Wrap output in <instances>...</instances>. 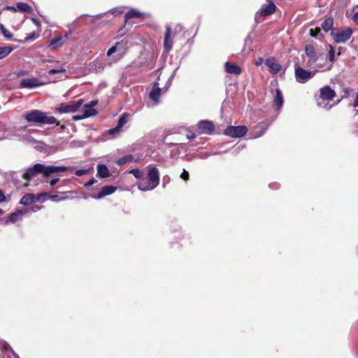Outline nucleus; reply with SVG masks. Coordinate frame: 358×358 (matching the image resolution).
Here are the masks:
<instances>
[{
	"mask_svg": "<svg viewBox=\"0 0 358 358\" xmlns=\"http://www.w3.org/2000/svg\"><path fill=\"white\" fill-rule=\"evenodd\" d=\"M13 48L10 46L0 47V59L8 56Z\"/></svg>",
	"mask_w": 358,
	"mask_h": 358,
	"instance_id": "7c9ffc66",
	"label": "nucleus"
},
{
	"mask_svg": "<svg viewBox=\"0 0 358 358\" xmlns=\"http://www.w3.org/2000/svg\"><path fill=\"white\" fill-rule=\"evenodd\" d=\"M96 113V110L94 108H92V106L85 104L83 108V114L74 115L73 119L74 120H80L89 117L94 116Z\"/></svg>",
	"mask_w": 358,
	"mask_h": 358,
	"instance_id": "2eb2a0df",
	"label": "nucleus"
},
{
	"mask_svg": "<svg viewBox=\"0 0 358 358\" xmlns=\"http://www.w3.org/2000/svg\"><path fill=\"white\" fill-rule=\"evenodd\" d=\"M128 39L123 38L121 41L117 42L113 45V61L119 60L125 54L127 49Z\"/></svg>",
	"mask_w": 358,
	"mask_h": 358,
	"instance_id": "6e6552de",
	"label": "nucleus"
},
{
	"mask_svg": "<svg viewBox=\"0 0 358 358\" xmlns=\"http://www.w3.org/2000/svg\"><path fill=\"white\" fill-rule=\"evenodd\" d=\"M65 71H66V69L64 67H61V68H59V69H50L48 71V73L52 75V74H55V73H64Z\"/></svg>",
	"mask_w": 358,
	"mask_h": 358,
	"instance_id": "58836bf2",
	"label": "nucleus"
},
{
	"mask_svg": "<svg viewBox=\"0 0 358 358\" xmlns=\"http://www.w3.org/2000/svg\"><path fill=\"white\" fill-rule=\"evenodd\" d=\"M41 164H36L34 166L29 168L23 174L22 177L25 180H30L41 172Z\"/></svg>",
	"mask_w": 358,
	"mask_h": 358,
	"instance_id": "a211bd4d",
	"label": "nucleus"
},
{
	"mask_svg": "<svg viewBox=\"0 0 358 358\" xmlns=\"http://www.w3.org/2000/svg\"><path fill=\"white\" fill-rule=\"evenodd\" d=\"M168 145L169 146H172V145H176V143H168Z\"/></svg>",
	"mask_w": 358,
	"mask_h": 358,
	"instance_id": "774afa93",
	"label": "nucleus"
},
{
	"mask_svg": "<svg viewBox=\"0 0 358 358\" xmlns=\"http://www.w3.org/2000/svg\"><path fill=\"white\" fill-rule=\"evenodd\" d=\"M35 38H36V36H35V33L34 32L29 33L26 36V39L27 40H33Z\"/></svg>",
	"mask_w": 358,
	"mask_h": 358,
	"instance_id": "a18cd8bd",
	"label": "nucleus"
},
{
	"mask_svg": "<svg viewBox=\"0 0 358 358\" xmlns=\"http://www.w3.org/2000/svg\"><path fill=\"white\" fill-rule=\"evenodd\" d=\"M262 62H263V59L259 58V59L256 62V65H257V66L261 65L262 64Z\"/></svg>",
	"mask_w": 358,
	"mask_h": 358,
	"instance_id": "13d9d810",
	"label": "nucleus"
},
{
	"mask_svg": "<svg viewBox=\"0 0 358 358\" xmlns=\"http://www.w3.org/2000/svg\"><path fill=\"white\" fill-rule=\"evenodd\" d=\"M24 213L25 212H23L22 210H17L11 213L5 221L4 224H8L9 223H14L17 222L19 220V217Z\"/></svg>",
	"mask_w": 358,
	"mask_h": 358,
	"instance_id": "393cba45",
	"label": "nucleus"
},
{
	"mask_svg": "<svg viewBox=\"0 0 358 358\" xmlns=\"http://www.w3.org/2000/svg\"><path fill=\"white\" fill-rule=\"evenodd\" d=\"M197 126L199 133L203 134H212L215 130L214 124L208 120H201Z\"/></svg>",
	"mask_w": 358,
	"mask_h": 358,
	"instance_id": "f8f14e48",
	"label": "nucleus"
},
{
	"mask_svg": "<svg viewBox=\"0 0 358 358\" xmlns=\"http://www.w3.org/2000/svg\"><path fill=\"white\" fill-rule=\"evenodd\" d=\"M41 209V207L38 206H34L32 208V210L34 212H36L37 210H40Z\"/></svg>",
	"mask_w": 358,
	"mask_h": 358,
	"instance_id": "bf43d9fd",
	"label": "nucleus"
},
{
	"mask_svg": "<svg viewBox=\"0 0 358 358\" xmlns=\"http://www.w3.org/2000/svg\"><path fill=\"white\" fill-rule=\"evenodd\" d=\"M134 160V157L133 155H125L122 157H121L120 159H119L118 160L116 161V163L119 165V166H122L127 162H133Z\"/></svg>",
	"mask_w": 358,
	"mask_h": 358,
	"instance_id": "c756f323",
	"label": "nucleus"
},
{
	"mask_svg": "<svg viewBox=\"0 0 358 358\" xmlns=\"http://www.w3.org/2000/svg\"><path fill=\"white\" fill-rule=\"evenodd\" d=\"M173 38L171 28L170 26H166V32L164 41V48L166 52H169L173 47Z\"/></svg>",
	"mask_w": 358,
	"mask_h": 358,
	"instance_id": "f3484780",
	"label": "nucleus"
},
{
	"mask_svg": "<svg viewBox=\"0 0 358 358\" xmlns=\"http://www.w3.org/2000/svg\"><path fill=\"white\" fill-rule=\"evenodd\" d=\"M173 75L171 76L170 78L168 79L166 85L163 87L164 90V92H166L169 90V88L170 87L171 84L173 80Z\"/></svg>",
	"mask_w": 358,
	"mask_h": 358,
	"instance_id": "ea45409f",
	"label": "nucleus"
},
{
	"mask_svg": "<svg viewBox=\"0 0 358 358\" xmlns=\"http://www.w3.org/2000/svg\"><path fill=\"white\" fill-rule=\"evenodd\" d=\"M265 64L269 68L270 72L273 74L278 73L281 69V65L273 57L268 58L265 61Z\"/></svg>",
	"mask_w": 358,
	"mask_h": 358,
	"instance_id": "412c9836",
	"label": "nucleus"
},
{
	"mask_svg": "<svg viewBox=\"0 0 358 358\" xmlns=\"http://www.w3.org/2000/svg\"><path fill=\"white\" fill-rule=\"evenodd\" d=\"M89 106H92V108L97 104V101H92L89 103H87Z\"/></svg>",
	"mask_w": 358,
	"mask_h": 358,
	"instance_id": "5fc2aeb1",
	"label": "nucleus"
},
{
	"mask_svg": "<svg viewBox=\"0 0 358 358\" xmlns=\"http://www.w3.org/2000/svg\"><path fill=\"white\" fill-rule=\"evenodd\" d=\"M60 129H61V130H62V131H64V129H65V126L62 125V126L60 127Z\"/></svg>",
	"mask_w": 358,
	"mask_h": 358,
	"instance_id": "0e129e2a",
	"label": "nucleus"
},
{
	"mask_svg": "<svg viewBox=\"0 0 358 358\" xmlns=\"http://www.w3.org/2000/svg\"><path fill=\"white\" fill-rule=\"evenodd\" d=\"M6 201V197L4 195L3 191L0 189V203L5 202Z\"/></svg>",
	"mask_w": 358,
	"mask_h": 358,
	"instance_id": "c03bdc74",
	"label": "nucleus"
},
{
	"mask_svg": "<svg viewBox=\"0 0 358 358\" xmlns=\"http://www.w3.org/2000/svg\"><path fill=\"white\" fill-rule=\"evenodd\" d=\"M331 34L335 42L344 43L350 38L352 34V30L350 27H345L341 29H333Z\"/></svg>",
	"mask_w": 358,
	"mask_h": 358,
	"instance_id": "39448f33",
	"label": "nucleus"
},
{
	"mask_svg": "<svg viewBox=\"0 0 358 358\" xmlns=\"http://www.w3.org/2000/svg\"><path fill=\"white\" fill-rule=\"evenodd\" d=\"M320 33V29H316L315 30L310 29V34L312 37L316 38L317 35Z\"/></svg>",
	"mask_w": 358,
	"mask_h": 358,
	"instance_id": "79ce46f5",
	"label": "nucleus"
},
{
	"mask_svg": "<svg viewBox=\"0 0 358 358\" xmlns=\"http://www.w3.org/2000/svg\"><path fill=\"white\" fill-rule=\"evenodd\" d=\"M92 69H94L96 71L99 72L103 69V67L101 62L95 61L92 66Z\"/></svg>",
	"mask_w": 358,
	"mask_h": 358,
	"instance_id": "e433bc0d",
	"label": "nucleus"
},
{
	"mask_svg": "<svg viewBox=\"0 0 358 358\" xmlns=\"http://www.w3.org/2000/svg\"><path fill=\"white\" fill-rule=\"evenodd\" d=\"M12 352H13L15 358H20L19 356L16 353L14 352V351L12 350Z\"/></svg>",
	"mask_w": 358,
	"mask_h": 358,
	"instance_id": "680f3d73",
	"label": "nucleus"
},
{
	"mask_svg": "<svg viewBox=\"0 0 358 358\" xmlns=\"http://www.w3.org/2000/svg\"><path fill=\"white\" fill-rule=\"evenodd\" d=\"M6 9L14 12L16 11V8L14 6H7Z\"/></svg>",
	"mask_w": 358,
	"mask_h": 358,
	"instance_id": "6e6d98bb",
	"label": "nucleus"
},
{
	"mask_svg": "<svg viewBox=\"0 0 358 358\" xmlns=\"http://www.w3.org/2000/svg\"><path fill=\"white\" fill-rule=\"evenodd\" d=\"M248 131L245 126H229L224 131V134L232 138H241L244 136Z\"/></svg>",
	"mask_w": 358,
	"mask_h": 358,
	"instance_id": "0eeeda50",
	"label": "nucleus"
},
{
	"mask_svg": "<svg viewBox=\"0 0 358 358\" xmlns=\"http://www.w3.org/2000/svg\"><path fill=\"white\" fill-rule=\"evenodd\" d=\"M144 17V13L140 12L138 10L135 8H131L124 15V26L121 27L117 33V36H124L128 31L129 28H126L127 25L131 26L134 23L133 19H140Z\"/></svg>",
	"mask_w": 358,
	"mask_h": 358,
	"instance_id": "20e7f679",
	"label": "nucleus"
},
{
	"mask_svg": "<svg viewBox=\"0 0 358 358\" xmlns=\"http://www.w3.org/2000/svg\"><path fill=\"white\" fill-rule=\"evenodd\" d=\"M129 173H132L135 178L140 179V180L142 179L141 178L143 175V172L137 169H131V171H129Z\"/></svg>",
	"mask_w": 358,
	"mask_h": 358,
	"instance_id": "f704fd0d",
	"label": "nucleus"
},
{
	"mask_svg": "<svg viewBox=\"0 0 358 358\" xmlns=\"http://www.w3.org/2000/svg\"><path fill=\"white\" fill-rule=\"evenodd\" d=\"M276 6L273 1H269L267 4L262 6L259 11L257 12L256 16L258 15L266 17L275 13Z\"/></svg>",
	"mask_w": 358,
	"mask_h": 358,
	"instance_id": "4468645a",
	"label": "nucleus"
},
{
	"mask_svg": "<svg viewBox=\"0 0 358 358\" xmlns=\"http://www.w3.org/2000/svg\"><path fill=\"white\" fill-rule=\"evenodd\" d=\"M45 85V83L39 80L38 78L32 77V78H27L22 79L20 82L19 87L20 88H25V89H33L38 87H41Z\"/></svg>",
	"mask_w": 358,
	"mask_h": 358,
	"instance_id": "9d476101",
	"label": "nucleus"
},
{
	"mask_svg": "<svg viewBox=\"0 0 358 358\" xmlns=\"http://www.w3.org/2000/svg\"><path fill=\"white\" fill-rule=\"evenodd\" d=\"M350 91H352V90H350V89H346L345 92H346V93H349Z\"/></svg>",
	"mask_w": 358,
	"mask_h": 358,
	"instance_id": "338daca9",
	"label": "nucleus"
},
{
	"mask_svg": "<svg viewBox=\"0 0 358 358\" xmlns=\"http://www.w3.org/2000/svg\"><path fill=\"white\" fill-rule=\"evenodd\" d=\"M48 194H41L38 195L36 198H35L34 195L33 194H24L22 198L20 201V203L23 206H28L31 203H34L36 200L38 201H43L42 196H47Z\"/></svg>",
	"mask_w": 358,
	"mask_h": 358,
	"instance_id": "dca6fc26",
	"label": "nucleus"
},
{
	"mask_svg": "<svg viewBox=\"0 0 358 358\" xmlns=\"http://www.w3.org/2000/svg\"><path fill=\"white\" fill-rule=\"evenodd\" d=\"M88 173V171L87 169H78L76 171V175L77 176H82Z\"/></svg>",
	"mask_w": 358,
	"mask_h": 358,
	"instance_id": "a19ab883",
	"label": "nucleus"
},
{
	"mask_svg": "<svg viewBox=\"0 0 358 358\" xmlns=\"http://www.w3.org/2000/svg\"><path fill=\"white\" fill-rule=\"evenodd\" d=\"M62 37H58L57 38L52 39L50 41V45L51 46H53L55 48H57L62 46Z\"/></svg>",
	"mask_w": 358,
	"mask_h": 358,
	"instance_id": "2f4dec72",
	"label": "nucleus"
},
{
	"mask_svg": "<svg viewBox=\"0 0 358 358\" xmlns=\"http://www.w3.org/2000/svg\"><path fill=\"white\" fill-rule=\"evenodd\" d=\"M306 55L311 59L315 60V53L312 48L306 47L305 49Z\"/></svg>",
	"mask_w": 358,
	"mask_h": 358,
	"instance_id": "c9c22d12",
	"label": "nucleus"
},
{
	"mask_svg": "<svg viewBox=\"0 0 358 358\" xmlns=\"http://www.w3.org/2000/svg\"><path fill=\"white\" fill-rule=\"evenodd\" d=\"M112 55V48H110L107 51V55L110 56Z\"/></svg>",
	"mask_w": 358,
	"mask_h": 358,
	"instance_id": "052dcab7",
	"label": "nucleus"
},
{
	"mask_svg": "<svg viewBox=\"0 0 358 358\" xmlns=\"http://www.w3.org/2000/svg\"><path fill=\"white\" fill-rule=\"evenodd\" d=\"M110 175L108 169L103 164H99L97 166V176L100 178H105Z\"/></svg>",
	"mask_w": 358,
	"mask_h": 358,
	"instance_id": "a878e982",
	"label": "nucleus"
},
{
	"mask_svg": "<svg viewBox=\"0 0 358 358\" xmlns=\"http://www.w3.org/2000/svg\"><path fill=\"white\" fill-rule=\"evenodd\" d=\"M329 100H327L325 99H322L320 96L317 98V104L319 107L326 109H330L332 107V105L329 104Z\"/></svg>",
	"mask_w": 358,
	"mask_h": 358,
	"instance_id": "bb28decb",
	"label": "nucleus"
},
{
	"mask_svg": "<svg viewBox=\"0 0 358 358\" xmlns=\"http://www.w3.org/2000/svg\"><path fill=\"white\" fill-rule=\"evenodd\" d=\"M159 182V173L154 166L148 167L146 178H142L138 183V188L143 192L154 189Z\"/></svg>",
	"mask_w": 358,
	"mask_h": 358,
	"instance_id": "f03ea898",
	"label": "nucleus"
},
{
	"mask_svg": "<svg viewBox=\"0 0 358 358\" xmlns=\"http://www.w3.org/2000/svg\"><path fill=\"white\" fill-rule=\"evenodd\" d=\"M266 128L267 127L264 122L258 124V125L256 127V129L252 132L251 138H256L263 136Z\"/></svg>",
	"mask_w": 358,
	"mask_h": 358,
	"instance_id": "b1692460",
	"label": "nucleus"
},
{
	"mask_svg": "<svg viewBox=\"0 0 358 358\" xmlns=\"http://www.w3.org/2000/svg\"><path fill=\"white\" fill-rule=\"evenodd\" d=\"M353 20L358 24V11L355 12L353 15Z\"/></svg>",
	"mask_w": 358,
	"mask_h": 358,
	"instance_id": "8fccbe9b",
	"label": "nucleus"
},
{
	"mask_svg": "<svg viewBox=\"0 0 358 358\" xmlns=\"http://www.w3.org/2000/svg\"><path fill=\"white\" fill-rule=\"evenodd\" d=\"M27 74V72L26 71H20L19 72H17V77H20V76H24Z\"/></svg>",
	"mask_w": 358,
	"mask_h": 358,
	"instance_id": "864d4df0",
	"label": "nucleus"
},
{
	"mask_svg": "<svg viewBox=\"0 0 358 358\" xmlns=\"http://www.w3.org/2000/svg\"><path fill=\"white\" fill-rule=\"evenodd\" d=\"M59 178H53L52 180H50L49 183L50 185V186H54L59 180Z\"/></svg>",
	"mask_w": 358,
	"mask_h": 358,
	"instance_id": "09e8293b",
	"label": "nucleus"
},
{
	"mask_svg": "<svg viewBox=\"0 0 358 358\" xmlns=\"http://www.w3.org/2000/svg\"><path fill=\"white\" fill-rule=\"evenodd\" d=\"M162 92H165L164 88H160L159 83L155 82L149 93V97L156 105H157L160 103L159 96Z\"/></svg>",
	"mask_w": 358,
	"mask_h": 358,
	"instance_id": "9b49d317",
	"label": "nucleus"
},
{
	"mask_svg": "<svg viewBox=\"0 0 358 358\" xmlns=\"http://www.w3.org/2000/svg\"><path fill=\"white\" fill-rule=\"evenodd\" d=\"M85 145L83 141H72L69 143V147L74 148H82Z\"/></svg>",
	"mask_w": 358,
	"mask_h": 358,
	"instance_id": "72a5a7b5",
	"label": "nucleus"
},
{
	"mask_svg": "<svg viewBox=\"0 0 358 358\" xmlns=\"http://www.w3.org/2000/svg\"><path fill=\"white\" fill-rule=\"evenodd\" d=\"M316 71L306 70L302 67H295L294 74L296 82L304 84L310 80L316 73Z\"/></svg>",
	"mask_w": 358,
	"mask_h": 358,
	"instance_id": "423d86ee",
	"label": "nucleus"
},
{
	"mask_svg": "<svg viewBox=\"0 0 358 358\" xmlns=\"http://www.w3.org/2000/svg\"><path fill=\"white\" fill-rule=\"evenodd\" d=\"M32 21L37 26V27H40L41 25V23L40 22L38 21V20L36 19V18H32Z\"/></svg>",
	"mask_w": 358,
	"mask_h": 358,
	"instance_id": "603ef678",
	"label": "nucleus"
},
{
	"mask_svg": "<svg viewBox=\"0 0 358 358\" xmlns=\"http://www.w3.org/2000/svg\"><path fill=\"white\" fill-rule=\"evenodd\" d=\"M224 69L227 73L229 74L239 75L241 73V69L236 64L226 62Z\"/></svg>",
	"mask_w": 358,
	"mask_h": 358,
	"instance_id": "4be33fe9",
	"label": "nucleus"
},
{
	"mask_svg": "<svg viewBox=\"0 0 358 358\" xmlns=\"http://www.w3.org/2000/svg\"><path fill=\"white\" fill-rule=\"evenodd\" d=\"M180 178L185 180H188L189 179V173L184 169L183 172L180 175Z\"/></svg>",
	"mask_w": 358,
	"mask_h": 358,
	"instance_id": "37998d69",
	"label": "nucleus"
},
{
	"mask_svg": "<svg viewBox=\"0 0 358 358\" xmlns=\"http://www.w3.org/2000/svg\"><path fill=\"white\" fill-rule=\"evenodd\" d=\"M67 170V167L66 166H45L41 164V172L44 176H48L51 174L63 172Z\"/></svg>",
	"mask_w": 358,
	"mask_h": 358,
	"instance_id": "ddd939ff",
	"label": "nucleus"
},
{
	"mask_svg": "<svg viewBox=\"0 0 358 358\" xmlns=\"http://www.w3.org/2000/svg\"><path fill=\"white\" fill-rule=\"evenodd\" d=\"M284 102L283 96L281 91L279 89H276L275 95L274 96L273 103L276 106V109L279 110L282 106Z\"/></svg>",
	"mask_w": 358,
	"mask_h": 358,
	"instance_id": "5701e85b",
	"label": "nucleus"
},
{
	"mask_svg": "<svg viewBox=\"0 0 358 358\" xmlns=\"http://www.w3.org/2000/svg\"><path fill=\"white\" fill-rule=\"evenodd\" d=\"M17 8L22 12L30 13L32 12V8L27 3L24 2H18Z\"/></svg>",
	"mask_w": 358,
	"mask_h": 358,
	"instance_id": "cd10ccee",
	"label": "nucleus"
},
{
	"mask_svg": "<svg viewBox=\"0 0 358 358\" xmlns=\"http://www.w3.org/2000/svg\"><path fill=\"white\" fill-rule=\"evenodd\" d=\"M0 29L5 38L8 39L12 38L13 34L10 31H8L3 24H0Z\"/></svg>",
	"mask_w": 358,
	"mask_h": 358,
	"instance_id": "473e14b6",
	"label": "nucleus"
},
{
	"mask_svg": "<svg viewBox=\"0 0 358 358\" xmlns=\"http://www.w3.org/2000/svg\"><path fill=\"white\" fill-rule=\"evenodd\" d=\"M49 199L54 201H59V199L58 198V195H50L49 196Z\"/></svg>",
	"mask_w": 358,
	"mask_h": 358,
	"instance_id": "de8ad7c7",
	"label": "nucleus"
},
{
	"mask_svg": "<svg viewBox=\"0 0 358 358\" xmlns=\"http://www.w3.org/2000/svg\"><path fill=\"white\" fill-rule=\"evenodd\" d=\"M334 24L333 19L332 18H327L321 24L322 28L323 30L326 32L329 31L330 29H331Z\"/></svg>",
	"mask_w": 358,
	"mask_h": 358,
	"instance_id": "c85d7f7f",
	"label": "nucleus"
},
{
	"mask_svg": "<svg viewBox=\"0 0 358 358\" xmlns=\"http://www.w3.org/2000/svg\"><path fill=\"white\" fill-rule=\"evenodd\" d=\"M208 156H210V154H209V153H208V152H206V153H205V155H204V157H208Z\"/></svg>",
	"mask_w": 358,
	"mask_h": 358,
	"instance_id": "69168bd1",
	"label": "nucleus"
},
{
	"mask_svg": "<svg viewBox=\"0 0 358 358\" xmlns=\"http://www.w3.org/2000/svg\"><path fill=\"white\" fill-rule=\"evenodd\" d=\"M24 118L29 122L36 124H54L59 125L57 119L50 115V113L39 110H31L24 115Z\"/></svg>",
	"mask_w": 358,
	"mask_h": 358,
	"instance_id": "f257e3e1",
	"label": "nucleus"
},
{
	"mask_svg": "<svg viewBox=\"0 0 358 358\" xmlns=\"http://www.w3.org/2000/svg\"><path fill=\"white\" fill-rule=\"evenodd\" d=\"M129 120V114L124 113L120 117L117 124L115 127H113V137L117 134H119L122 127L127 123Z\"/></svg>",
	"mask_w": 358,
	"mask_h": 358,
	"instance_id": "6ab92c4d",
	"label": "nucleus"
},
{
	"mask_svg": "<svg viewBox=\"0 0 358 358\" xmlns=\"http://www.w3.org/2000/svg\"><path fill=\"white\" fill-rule=\"evenodd\" d=\"M357 106H358V92H357V95L356 97V100L355 101V102L353 103V107H357Z\"/></svg>",
	"mask_w": 358,
	"mask_h": 358,
	"instance_id": "4d7b16f0",
	"label": "nucleus"
},
{
	"mask_svg": "<svg viewBox=\"0 0 358 358\" xmlns=\"http://www.w3.org/2000/svg\"><path fill=\"white\" fill-rule=\"evenodd\" d=\"M187 137L188 139H194L195 138L196 136L194 133H190L187 135Z\"/></svg>",
	"mask_w": 358,
	"mask_h": 358,
	"instance_id": "3c124183",
	"label": "nucleus"
},
{
	"mask_svg": "<svg viewBox=\"0 0 358 358\" xmlns=\"http://www.w3.org/2000/svg\"><path fill=\"white\" fill-rule=\"evenodd\" d=\"M96 184V186L92 187L89 191V196L94 199H101L107 195L112 194V185H105L100 187L98 180L94 178L90 179L85 184V187H90Z\"/></svg>",
	"mask_w": 358,
	"mask_h": 358,
	"instance_id": "7ed1b4c3",
	"label": "nucleus"
},
{
	"mask_svg": "<svg viewBox=\"0 0 358 358\" xmlns=\"http://www.w3.org/2000/svg\"><path fill=\"white\" fill-rule=\"evenodd\" d=\"M328 57L330 62H333L335 59V51L332 45H329V50L328 52Z\"/></svg>",
	"mask_w": 358,
	"mask_h": 358,
	"instance_id": "4c0bfd02",
	"label": "nucleus"
},
{
	"mask_svg": "<svg viewBox=\"0 0 358 358\" xmlns=\"http://www.w3.org/2000/svg\"><path fill=\"white\" fill-rule=\"evenodd\" d=\"M319 96L322 99L331 101L336 96V92L334 90L331 89L329 86L326 85L320 88Z\"/></svg>",
	"mask_w": 358,
	"mask_h": 358,
	"instance_id": "aec40b11",
	"label": "nucleus"
},
{
	"mask_svg": "<svg viewBox=\"0 0 358 358\" xmlns=\"http://www.w3.org/2000/svg\"><path fill=\"white\" fill-rule=\"evenodd\" d=\"M91 17V22H93L95 20V17L94 16H90Z\"/></svg>",
	"mask_w": 358,
	"mask_h": 358,
	"instance_id": "e2e57ef3",
	"label": "nucleus"
},
{
	"mask_svg": "<svg viewBox=\"0 0 358 358\" xmlns=\"http://www.w3.org/2000/svg\"><path fill=\"white\" fill-rule=\"evenodd\" d=\"M252 42V38L250 36H248L245 40V45H250Z\"/></svg>",
	"mask_w": 358,
	"mask_h": 358,
	"instance_id": "49530a36",
	"label": "nucleus"
},
{
	"mask_svg": "<svg viewBox=\"0 0 358 358\" xmlns=\"http://www.w3.org/2000/svg\"><path fill=\"white\" fill-rule=\"evenodd\" d=\"M83 102V99H79L77 101H71L68 103H62L57 108V109L60 113H73L76 111L82 106Z\"/></svg>",
	"mask_w": 358,
	"mask_h": 358,
	"instance_id": "1a4fd4ad",
	"label": "nucleus"
}]
</instances>
